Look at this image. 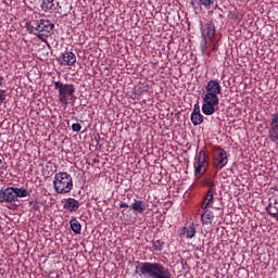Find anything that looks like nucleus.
Returning a JSON list of instances; mask_svg holds the SVG:
<instances>
[{"label": "nucleus", "instance_id": "nucleus-1", "mask_svg": "<svg viewBox=\"0 0 278 278\" xmlns=\"http://www.w3.org/2000/svg\"><path fill=\"white\" fill-rule=\"evenodd\" d=\"M206 93L203 96L202 112L205 116L216 113V105L220 103L218 94L223 92V87L218 80H208L205 87Z\"/></svg>", "mask_w": 278, "mask_h": 278}, {"label": "nucleus", "instance_id": "nucleus-2", "mask_svg": "<svg viewBox=\"0 0 278 278\" xmlns=\"http://www.w3.org/2000/svg\"><path fill=\"white\" fill-rule=\"evenodd\" d=\"M54 90H58L59 102L62 105H68L77 101V96H75L76 88H75V85L73 84H64L62 81H55Z\"/></svg>", "mask_w": 278, "mask_h": 278}, {"label": "nucleus", "instance_id": "nucleus-3", "mask_svg": "<svg viewBox=\"0 0 278 278\" xmlns=\"http://www.w3.org/2000/svg\"><path fill=\"white\" fill-rule=\"evenodd\" d=\"M53 188L58 194H68L73 190V176L66 172L54 175Z\"/></svg>", "mask_w": 278, "mask_h": 278}, {"label": "nucleus", "instance_id": "nucleus-4", "mask_svg": "<svg viewBox=\"0 0 278 278\" xmlns=\"http://www.w3.org/2000/svg\"><path fill=\"white\" fill-rule=\"evenodd\" d=\"M54 27L55 25L49 20H41L40 22H33V25H29L27 30L35 36H51Z\"/></svg>", "mask_w": 278, "mask_h": 278}, {"label": "nucleus", "instance_id": "nucleus-5", "mask_svg": "<svg viewBox=\"0 0 278 278\" xmlns=\"http://www.w3.org/2000/svg\"><path fill=\"white\" fill-rule=\"evenodd\" d=\"M213 166L217 170H223L224 166L229 164V156L227 155V151L220 147L213 148Z\"/></svg>", "mask_w": 278, "mask_h": 278}, {"label": "nucleus", "instance_id": "nucleus-6", "mask_svg": "<svg viewBox=\"0 0 278 278\" xmlns=\"http://www.w3.org/2000/svg\"><path fill=\"white\" fill-rule=\"evenodd\" d=\"M193 167L197 179H201V177L207 173V156L205 154V150H201L195 155Z\"/></svg>", "mask_w": 278, "mask_h": 278}, {"label": "nucleus", "instance_id": "nucleus-7", "mask_svg": "<svg viewBox=\"0 0 278 278\" xmlns=\"http://www.w3.org/2000/svg\"><path fill=\"white\" fill-rule=\"evenodd\" d=\"M0 203H10L11 205L16 203V197L14 195L12 187L2 188L0 190Z\"/></svg>", "mask_w": 278, "mask_h": 278}, {"label": "nucleus", "instance_id": "nucleus-8", "mask_svg": "<svg viewBox=\"0 0 278 278\" xmlns=\"http://www.w3.org/2000/svg\"><path fill=\"white\" fill-rule=\"evenodd\" d=\"M58 62H60L62 66H73V64L77 62V56L71 51H65L59 56Z\"/></svg>", "mask_w": 278, "mask_h": 278}, {"label": "nucleus", "instance_id": "nucleus-9", "mask_svg": "<svg viewBox=\"0 0 278 278\" xmlns=\"http://www.w3.org/2000/svg\"><path fill=\"white\" fill-rule=\"evenodd\" d=\"M131 210L134 214H144V212H147V202L134 199L131 203Z\"/></svg>", "mask_w": 278, "mask_h": 278}, {"label": "nucleus", "instance_id": "nucleus-10", "mask_svg": "<svg viewBox=\"0 0 278 278\" xmlns=\"http://www.w3.org/2000/svg\"><path fill=\"white\" fill-rule=\"evenodd\" d=\"M80 205L81 204L79 203V201H77L75 198H67L63 207L64 210H67V212H77Z\"/></svg>", "mask_w": 278, "mask_h": 278}, {"label": "nucleus", "instance_id": "nucleus-11", "mask_svg": "<svg viewBox=\"0 0 278 278\" xmlns=\"http://www.w3.org/2000/svg\"><path fill=\"white\" fill-rule=\"evenodd\" d=\"M214 194H216V190H208L202 202V210H207L212 203H214Z\"/></svg>", "mask_w": 278, "mask_h": 278}, {"label": "nucleus", "instance_id": "nucleus-12", "mask_svg": "<svg viewBox=\"0 0 278 278\" xmlns=\"http://www.w3.org/2000/svg\"><path fill=\"white\" fill-rule=\"evenodd\" d=\"M202 36H216V26H214V23H207L204 24L201 27Z\"/></svg>", "mask_w": 278, "mask_h": 278}, {"label": "nucleus", "instance_id": "nucleus-13", "mask_svg": "<svg viewBox=\"0 0 278 278\" xmlns=\"http://www.w3.org/2000/svg\"><path fill=\"white\" fill-rule=\"evenodd\" d=\"M13 189V194L16 199H25L26 197H29V190L25 188H18V187H12Z\"/></svg>", "mask_w": 278, "mask_h": 278}, {"label": "nucleus", "instance_id": "nucleus-14", "mask_svg": "<svg viewBox=\"0 0 278 278\" xmlns=\"http://www.w3.org/2000/svg\"><path fill=\"white\" fill-rule=\"evenodd\" d=\"M181 233L186 236V238H188L189 240H192V238L197 236V228H194V224H191L188 227H184Z\"/></svg>", "mask_w": 278, "mask_h": 278}, {"label": "nucleus", "instance_id": "nucleus-15", "mask_svg": "<svg viewBox=\"0 0 278 278\" xmlns=\"http://www.w3.org/2000/svg\"><path fill=\"white\" fill-rule=\"evenodd\" d=\"M70 227L72 229V231H74L76 233V236L81 235V224L79 223V220L75 217H73L70 220Z\"/></svg>", "mask_w": 278, "mask_h": 278}, {"label": "nucleus", "instance_id": "nucleus-16", "mask_svg": "<svg viewBox=\"0 0 278 278\" xmlns=\"http://www.w3.org/2000/svg\"><path fill=\"white\" fill-rule=\"evenodd\" d=\"M190 3L192 8L201 7L203 5L204 8H212V4L214 3V0H190Z\"/></svg>", "mask_w": 278, "mask_h": 278}, {"label": "nucleus", "instance_id": "nucleus-17", "mask_svg": "<svg viewBox=\"0 0 278 278\" xmlns=\"http://www.w3.org/2000/svg\"><path fill=\"white\" fill-rule=\"evenodd\" d=\"M201 220H202V224H204V225H212V220H214V213L210 210H206L201 215Z\"/></svg>", "mask_w": 278, "mask_h": 278}, {"label": "nucleus", "instance_id": "nucleus-18", "mask_svg": "<svg viewBox=\"0 0 278 278\" xmlns=\"http://www.w3.org/2000/svg\"><path fill=\"white\" fill-rule=\"evenodd\" d=\"M275 204H273V202H269L268 205L266 206V212L269 216H271V218H276V220L278 222V207H275V211L273 210Z\"/></svg>", "mask_w": 278, "mask_h": 278}, {"label": "nucleus", "instance_id": "nucleus-19", "mask_svg": "<svg viewBox=\"0 0 278 278\" xmlns=\"http://www.w3.org/2000/svg\"><path fill=\"white\" fill-rule=\"evenodd\" d=\"M166 247V243L160 239L152 240V248L154 251H164V248Z\"/></svg>", "mask_w": 278, "mask_h": 278}, {"label": "nucleus", "instance_id": "nucleus-20", "mask_svg": "<svg viewBox=\"0 0 278 278\" xmlns=\"http://www.w3.org/2000/svg\"><path fill=\"white\" fill-rule=\"evenodd\" d=\"M191 123L192 125H194V127H197L198 125H201V123H203V114H191Z\"/></svg>", "mask_w": 278, "mask_h": 278}, {"label": "nucleus", "instance_id": "nucleus-21", "mask_svg": "<svg viewBox=\"0 0 278 278\" xmlns=\"http://www.w3.org/2000/svg\"><path fill=\"white\" fill-rule=\"evenodd\" d=\"M268 136L271 142H276L278 144V128H269Z\"/></svg>", "mask_w": 278, "mask_h": 278}, {"label": "nucleus", "instance_id": "nucleus-22", "mask_svg": "<svg viewBox=\"0 0 278 278\" xmlns=\"http://www.w3.org/2000/svg\"><path fill=\"white\" fill-rule=\"evenodd\" d=\"M53 1L54 0H42L41 10L47 12V10H53Z\"/></svg>", "mask_w": 278, "mask_h": 278}, {"label": "nucleus", "instance_id": "nucleus-23", "mask_svg": "<svg viewBox=\"0 0 278 278\" xmlns=\"http://www.w3.org/2000/svg\"><path fill=\"white\" fill-rule=\"evenodd\" d=\"M202 186H206L208 190H216V184L211 178H204L202 181Z\"/></svg>", "mask_w": 278, "mask_h": 278}, {"label": "nucleus", "instance_id": "nucleus-24", "mask_svg": "<svg viewBox=\"0 0 278 278\" xmlns=\"http://www.w3.org/2000/svg\"><path fill=\"white\" fill-rule=\"evenodd\" d=\"M200 51L202 55H205V53H207V37H204V39L200 42Z\"/></svg>", "mask_w": 278, "mask_h": 278}, {"label": "nucleus", "instance_id": "nucleus-25", "mask_svg": "<svg viewBox=\"0 0 278 278\" xmlns=\"http://www.w3.org/2000/svg\"><path fill=\"white\" fill-rule=\"evenodd\" d=\"M269 125H270V128H277L278 129V113H275V114L271 115Z\"/></svg>", "mask_w": 278, "mask_h": 278}, {"label": "nucleus", "instance_id": "nucleus-26", "mask_svg": "<svg viewBox=\"0 0 278 278\" xmlns=\"http://www.w3.org/2000/svg\"><path fill=\"white\" fill-rule=\"evenodd\" d=\"M265 40L267 41V45L269 47H273V45H278V37L267 36V37H265Z\"/></svg>", "mask_w": 278, "mask_h": 278}, {"label": "nucleus", "instance_id": "nucleus-27", "mask_svg": "<svg viewBox=\"0 0 278 278\" xmlns=\"http://www.w3.org/2000/svg\"><path fill=\"white\" fill-rule=\"evenodd\" d=\"M46 168L49 169L50 173H55V163L49 161L46 163Z\"/></svg>", "mask_w": 278, "mask_h": 278}, {"label": "nucleus", "instance_id": "nucleus-28", "mask_svg": "<svg viewBox=\"0 0 278 278\" xmlns=\"http://www.w3.org/2000/svg\"><path fill=\"white\" fill-rule=\"evenodd\" d=\"M29 205L31 207V210H34L35 212H40V204L38 202H29Z\"/></svg>", "mask_w": 278, "mask_h": 278}, {"label": "nucleus", "instance_id": "nucleus-29", "mask_svg": "<svg viewBox=\"0 0 278 278\" xmlns=\"http://www.w3.org/2000/svg\"><path fill=\"white\" fill-rule=\"evenodd\" d=\"M72 130L75 131L76 134H79V131H81V124L79 123L73 124Z\"/></svg>", "mask_w": 278, "mask_h": 278}, {"label": "nucleus", "instance_id": "nucleus-30", "mask_svg": "<svg viewBox=\"0 0 278 278\" xmlns=\"http://www.w3.org/2000/svg\"><path fill=\"white\" fill-rule=\"evenodd\" d=\"M142 92H149V87H144L143 89H142V88H139V90H137V91L135 92V94H136L137 97H141Z\"/></svg>", "mask_w": 278, "mask_h": 278}, {"label": "nucleus", "instance_id": "nucleus-31", "mask_svg": "<svg viewBox=\"0 0 278 278\" xmlns=\"http://www.w3.org/2000/svg\"><path fill=\"white\" fill-rule=\"evenodd\" d=\"M5 90L4 89H0V105L3 103V101H5Z\"/></svg>", "mask_w": 278, "mask_h": 278}, {"label": "nucleus", "instance_id": "nucleus-32", "mask_svg": "<svg viewBox=\"0 0 278 278\" xmlns=\"http://www.w3.org/2000/svg\"><path fill=\"white\" fill-rule=\"evenodd\" d=\"M229 18H238V14L236 11H230V13L228 14Z\"/></svg>", "mask_w": 278, "mask_h": 278}, {"label": "nucleus", "instance_id": "nucleus-33", "mask_svg": "<svg viewBox=\"0 0 278 278\" xmlns=\"http://www.w3.org/2000/svg\"><path fill=\"white\" fill-rule=\"evenodd\" d=\"M119 207L121 208H127V207H129V204H127V202H121Z\"/></svg>", "mask_w": 278, "mask_h": 278}, {"label": "nucleus", "instance_id": "nucleus-34", "mask_svg": "<svg viewBox=\"0 0 278 278\" xmlns=\"http://www.w3.org/2000/svg\"><path fill=\"white\" fill-rule=\"evenodd\" d=\"M191 114H201V109H193Z\"/></svg>", "mask_w": 278, "mask_h": 278}, {"label": "nucleus", "instance_id": "nucleus-35", "mask_svg": "<svg viewBox=\"0 0 278 278\" xmlns=\"http://www.w3.org/2000/svg\"><path fill=\"white\" fill-rule=\"evenodd\" d=\"M277 205H278V199H275V200H274V207H273V211H274V212H275V207H278Z\"/></svg>", "mask_w": 278, "mask_h": 278}, {"label": "nucleus", "instance_id": "nucleus-36", "mask_svg": "<svg viewBox=\"0 0 278 278\" xmlns=\"http://www.w3.org/2000/svg\"><path fill=\"white\" fill-rule=\"evenodd\" d=\"M193 110H201V106L199 105V103L194 104Z\"/></svg>", "mask_w": 278, "mask_h": 278}, {"label": "nucleus", "instance_id": "nucleus-37", "mask_svg": "<svg viewBox=\"0 0 278 278\" xmlns=\"http://www.w3.org/2000/svg\"><path fill=\"white\" fill-rule=\"evenodd\" d=\"M0 170H3V160L0 159Z\"/></svg>", "mask_w": 278, "mask_h": 278}, {"label": "nucleus", "instance_id": "nucleus-38", "mask_svg": "<svg viewBox=\"0 0 278 278\" xmlns=\"http://www.w3.org/2000/svg\"><path fill=\"white\" fill-rule=\"evenodd\" d=\"M4 78L3 76H0V86H3Z\"/></svg>", "mask_w": 278, "mask_h": 278}, {"label": "nucleus", "instance_id": "nucleus-39", "mask_svg": "<svg viewBox=\"0 0 278 278\" xmlns=\"http://www.w3.org/2000/svg\"><path fill=\"white\" fill-rule=\"evenodd\" d=\"M38 38H40V40H42L43 42L45 40H47L46 37H42V36H39Z\"/></svg>", "mask_w": 278, "mask_h": 278}, {"label": "nucleus", "instance_id": "nucleus-40", "mask_svg": "<svg viewBox=\"0 0 278 278\" xmlns=\"http://www.w3.org/2000/svg\"><path fill=\"white\" fill-rule=\"evenodd\" d=\"M208 38H211V40H214V37H208Z\"/></svg>", "mask_w": 278, "mask_h": 278}]
</instances>
